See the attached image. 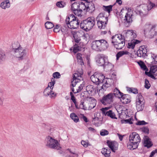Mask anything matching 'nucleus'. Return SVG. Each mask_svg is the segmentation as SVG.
I'll use <instances>...</instances> for the list:
<instances>
[{
  "mask_svg": "<svg viewBox=\"0 0 157 157\" xmlns=\"http://www.w3.org/2000/svg\"><path fill=\"white\" fill-rule=\"evenodd\" d=\"M156 6L155 4L150 2L148 5L145 4L138 6L135 12L141 17H144L147 16L149 10Z\"/></svg>",
  "mask_w": 157,
  "mask_h": 157,
  "instance_id": "f257e3e1",
  "label": "nucleus"
},
{
  "mask_svg": "<svg viewBox=\"0 0 157 157\" xmlns=\"http://www.w3.org/2000/svg\"><path fill=\"white\" fill-rule=\"evenodd\" d=\"M140 140L138 134L135 132H132L129 136V141L127 144L128 148L131 150L137 148L139 143L140 142Z\"/></svg>",
  "mask_w": 157,
  "mask_h": 157,
  "instance_id": "f03ea898",
  "label": "nucleus"
},
{
  "mask_svg": "<svg viewBox=\"0 0 157 157\" xmlns=\"http://www.w3.org/2000/svg\"><path fill=\"white\" fill-rule=\"evenodd\" d=\"M144 34L145 36L152 38L157 35V25L147 24L143 27Z\"/></svg>",
  "mask_w": 157,
  "mask_h": 157,
  "instance_id": "7ed1b4c3",
  "label": "nucleus"
},
{
  "mask_svg": "<svg viewBox=\"0 0 157 157\" xmlns=\"http://www.w3.org/2000/svg\"><path fill=\"white\" fill-rule=\"evenodd\" d=\"M112 43L117 49H121L124 46L125 37L121 34H116L112 37Z\"/></svg>",
  "mask_w": 157,
  "mask_h": 157,
  "instance_id": "20e7f679",
  "label": "nucleus"
},
{
  "mask_svg": "<svg viewBox=\"0 0 157 157\" xmlns=\"http://www.w3.org/2000/svg\"><path fill=\"white\" fill-rule=\"evenodd\" d=\"M79 21L78 18L73 14H71L65 20V25L71 29H76L78 26Z\"/></svg>",
  "mask_w": 157,
  "mask_h": 157,
  "instance_id": "39448f33",
  "label": "nucleus"
},
{
  "mask_svg": "<svg viewBox=\"0 0 157 157\" xmlns=\"http://www.w3.org/2000/svg\"><path fill=\"white\" fill-rule=\"evenodd\" d=\"M95 24V20L93 17H89L82 21L80 26L81 28L86 31L91 29Z\"/></svg>",
  "mask_w": 157,
  "mask_h": 157,
  "instance_id": "423d86ee",
  "label": "nucleus"
},
{
  "mask_svg": "<svg viewBox=\"0 0 157 157\" xmlns=\"http://www.w3.org/2000/svg\"><path fill=\"white\" fill-rule=\"evenodd\" d=\"M148 64L150 66V70L149 72L155 75H157V55L151 53V57L148 61Z\"/></svg>",
  "mask_w": 157,
  "mask_h": 157,
  "instance_id": "0eeeda50",
  "label": "nucleus"
},
{
  "mask_svg": "<svg viewBox=\"0 0 157 157\" xmlns=\"http://www.w3.org/2000/svg\"><path fill=\"white\" fill-rule=\"evenodd\" d=\"M45 143L46 147L52 149L59 150L61 147L57 140L50 136L46 137Z\"/></svg>",
  "mask_w": 157,
  "mask_h": 157,
  "instance_id": "6e6552de",
  "label": "nucleus"
},
{
  "mask_svg": "<svg viewBox=\"0 0 157 157\" xmlns=\"http://www.w3.org/2000/svg\"><path fill=\"white\" fill-rule=\"evenodd\" d=\"M108 17H105L102 13H100L97 17V25L100 29H104L106 27L108 21Z\"/></svg>",
  "mask_w": 157,
  "mask_h": 157,
  "instance_id": "1a4fd4ad",
  "label": "nucleus"
},
{
  "mask_svg": "<svg viewBox=\"0 0 157 157\" xmlns=\"http://www.w3.org/2000/svg\"><path fill=\"white\" fill-rule=\"evenodd\" d=\"M104 77L103 74L95 73L91 76L90 79L93 83L97 85L102 83V82L105 81Z\"/></svg>",
  "mask_w": 157,
  "mask_h": 157,
  "instance_id": "9d476101",
  "label": "nucleus"
},
{
  "mask_svg": "<svg viewBox=\"0 0 157 157\" xmlns=\"http://www.w3.org/2000/svg\"><path fill=\"white\" fill-rule=\"evenodd\" d=\"M108 57L103 54L97 55L95 58L97 64L100 66H103L105 62H107Z\"/></svg>",
  "mask_w": 157,
  "mask_h": 157,
  "instance_id": "9b49d317",
  "label": "nucleus"
},
{
  "mask_svg": "<svg viewBox=\"0 0 157 157\" xmlns=\"http://www.w3.org/2000/svg\"><path fill=\"white\" fill-rule=\"evenodd\" d=\"M114 95L112 93H110L104 96L102 99H101L100 101L104 105L107 104H110L113 102Z\"/></svg>",
  "mask_w": 157,
  "mask_h": 157,
  "instance_id": "f8f14e48",
  "label": "nucleus"
},
{
  "mask_svg": "<svg viewBox=\"0 0 157 157\" xmlns=\"http://www.w3.org/2000/svg\"><path fill=\"white\" fill-rule=\"evenodd\" d=\"M13 52H14L15 56L19 60L22 59L26 54V50L22 47L20 48H19L16 51H15Z\"/></svg>",
  "mask_w": 157,
  "mask_h": 157,
  "instance_id": "ddd939ff",
  "label": "nucleus"
},
{
  "mask_svg": "<svg viewBox=\"0 0 157 157\" xmlns=\"http://www.w3.org/2000/svg\"><path fill=\"white\" fill-rule=\"evenodd\" d=\"M82 74H80L79 75L78 73H75L73 75V81H71V85L73 87H75L76 85H78V83L79 81L83 80V78L81 77V75Z\"/></svg>",
  "mask_w": 157,
  "mask_h": 157,
  "instance_id": "4468645a",
  "label": "nucleus"
},
{
  "mask_svg": "<svg viewBox=\"0 0 157 157\" xmlns=\"http://www.w3.org/2000/svg\"><path fill=\"white\" fill-rule=\"evenodd\" d=\"M132 14L130 12L128 11L126 13L125 18L124 19V24L126 26L128 27L132 22Z\"/></svg>",
  "mask_w": 157,
  "mask_h": 157,
  "instance_id": "2eb2a0df",
  "label": "nucleus"
},
{
  "mask_svg": "<svg viewBox=\"0 0 157 157\" xmlns=\"http://www.w3.org/2000/svg\"><path fill=\"white\" fill-rule=\"evenodd\" d=\"M107 144L113 152H115L117 150L118 144L116 142L107 140Z\"/></svg>",
  "mask_w": 157,
  "mask_h": 157,
  "instance_id": "dca6fc26",
  "label": "nucleus"
},
{
  "mask_svg": "<svg viewBox=\"0 0 157 157\" xmlns=\"http://www.w3.org/2000/svg\"><path fill=\"white\" fill-rule=\"evenodd\" d=\"M44 94L45 96H49L51 98H54L56 96V94L52 91V90L47 87L44 90Z\"/></svg>",
  "mask_w": 157,
  "mask_h": 157,
  "instance_id": "f3484780",
  "label": "nucleus"
},
{
  "mask_svg": "<svg viewBox=\"0 0 157 157\" xmlns=\"http://www.w3.org/2000/svg\"><path fill=\"white\" fill-rule=\"evenodd\" d=\"M84 6V3L82 2V1H77L73 3L71 5V10H75L77 9H80V6Z\"/></svg>",
  "mask_w": 157,
  "mask_h": 157,
  "instance_id": "a211bd4d",
  "label": "nucleus"
},
{
  "mask_svg": "<svg viewBox=\"0 0 157 157\" xmlns=\"http://www.w3.org/2000/svg\"><path fill=\"white\" fill-rule=\"evenodd\" d=\"M100 41L95 40L93 41L91 43V48L92 49L98 52H100Z\"/></svg>",
  "mask_w": 157,
  "mask_h": 157,
  "instance_id": "6ab92c4d",
  "label": "nucleus"
},
{
  "mask_svg": "<svg viewBox=\"0 0 157 157\" xmlns=\"http://www.w3.org/2000/svg\"><path fill=\"white\" fill-rule=\"evenodd\" d=\"M124 33L126 34V37L131 39L135 38L136 35L132 30H124L123 31Z\"/></svg>",
  "mask_w": 157,
  "mask_h": 157,
  "instance_id": "aec40b11",
  "label": "nucleus"
},
{
  "mask_svg": "<svg viewBox=\"0 0 157 157\" xmlns=\"http://www.w3.org/2000/svg\"><path fill=\"white\" fill-rule=\"evenodd\" d=\"M99 40L100 41V52L106 49L108 46V44L106 41L104 40Z\"/></svg>",
  "mask_w": 157,
  "mask_h": 157,
  "instance_id": "412c9836",
  "label": "nucleus"
},
{
  "mask_svg": "<svg viewBox=\"0 0 157 157\" xmlns=\"http://www.w3.org/2000/svg\"><path fill=\"white\" fill-rule=\"evenodd\" d=\"M103 67L105 70L106 71H111L113 69L114 65L111 63L109 62L108 59L107 61L105 62Z\"/></svg>",
  "mask_w": 157,
  "mask_h": 157,
  "instance_id": "4be33fe9",
  "label": "nucleus"
},
{
  "mask_svg": "<svg viewBox=\"0 0 157 157\" xmlns=\"http://www.w3.org/2000/svg\"><path fill=\"white\" fill-rule=\"evenodd\" d=\"M6 55L2 49L0 48V63H2L6 60Z\"/></svg>",
  "mask_w": 157,
  "mask_h": 157,
  "instance_id": "5701e85b",
  "label": "nucleus"
},
{
  "mask_svg": "<svg viewBox=\"0 0 157 157\" xmlns=\"http://www.w3.org/2000/svg\"><path fill=\"white\" fill-rule=\"evenodd\" d=\"M76 86H78V87L75 90L74 87H71L72 91L75 94H76L80 92L83 89V87L84 86V84L82 83V84H80V85H79V84H78V85H76Z\"/></svg>",
  "mask_w": 157,
  "mask_h": 157,
  "instance_id": "b1692460",
  "label": "nucleus"
},
{
  "mask_svg": "<svg viewBox=\"0 0 157 157\" xmlns=\"http://www.w3.org/2000/svg\"><path fill=\"white\" fill-rule=\"evenodd\" d=\"M128 95L123 94L120 98L121 101L123 104H126L130 102V100L129 98Z\"/></svg>",
  "mask_w": 157,
  "mask_h": 157,
  "instance_id": "393cba45",
  "label": "nucleus"
},
{
  "mask_svg": "<svg viewBox=\"0 0 157 157\" xmlns=\"http://www.w3.org/2000/svg\"><path fill=\"white\" fill-rule=\"evenodd\" d=\"M112 94L114 95V97H115L119 98H121L122 96L124 94L116 87L114 89L113 93Z\"/></svg>",
  "mask_w": 157,
  "mask_h": 157,
  "instance_id": "a878e982",
  "label": "nucleus"
},
{
  "mask_svg": "<svg viewBox=\"0 0 157 157\" xmlns=\"http://www.w3.org/2000/svg\"><path fill=\"white\" fill-rule=\"evenodd\" d=\"M152 145L153 144L151 141L150 139H149L147 136H146L145 139L144 140V146L147 147V148H149L151 147Z\"/></svg>",
  "mask_w": 157,
  "mask_h": 157,
  "instance_id": "bb28decb",
  "label": "nucleus"
},
{
  "mask_svg": "<svg viewBox=\"0 0 157 157\" xmlns=\"http://www.w3.org/2000/svg\"><path fill=\"white\" fill-rule=\"evenodd\" d=\"M86 90L89 94H90L95 92L96 88L92 85H89L86 87Z\"/></svg>",
  "mask_w": 157,
  "mask_h": 157,
  "instance_id": "cd10ccee",
  "label": "nucleus"
},
{
  "mask_svg": "<svg viewBox=\"0 0 157 157\" xmlns=\"http://www.w3.org/2000/svg\"><path fill=\"white\" fill-rule=\"evenodd\" d=\"M10 3L9 0H6L2 2L0 4V7L3 9H5L10 7Z\"/></svg>",
  "mask_w": 157,
  "mask_h": 157,
  "instance_id": "c85d7f7f",
  "label": "nucleus"
},
{
  "mask_svg": "<svg viewBox=\"0 0 157 157\" xmlns=\"http://www.w3.org/2000/svg\"><path fill=\"white\" fill-rule=\"evenodd\" d=\"M104 79H105V81L102 82V83H104V84L102 86V88L104 89L109 87L110 85L109 82L112 80L111 79L109 78L107 79L104 78Z\"/></svg>",
  "mask_w": 157,
  "mask_h": 157,
  "instance_id": "c756f323",
  "label": "nucleus"
},
{
  "mask_svg": "<svg viewBox=\"0 0 157 157\" xmlns=\"http://www.w3.org/2000/svg\"><path fill=\"white\" fill-rule=\"evenodd\" d=\"M80 33L78 32H74L73 34V36L75 39V42L77 43H79L81 40L80 36Z\"/></svg>",
  "mask_w": 157,
  "mask_h": 157,
  "instance_id": "7c9ffc66",
  "label": "nucleus"
},
{
  "mask_svg": "<svg viewBox=\"0 0 157 157\" xmlns=\"http://www.w3.org/2000/svg\"><path fill=\"white\" fill-rule=\"evenodd\" d=\"M21 47L20 44L17 42H15L12 44V51L13 52Z\"/></svg>",
  "mask_w": 157,
  "mask_h": 157,
  "instance_id": "2f4dec72",
  "label": "nucleus"
},
{
  "mask_svg": "<svg viewBox=\"0 0 157 157\" xmlns=\"http://www.w3.org/2000/svg\"><path fill=\"white\" fill-rule=\"evenodd\" d=\"M140 49L143 52V56H144L146 57L147 56V47L146 45H143L140 46Z\"/></svg>",
  "mask_w": 157,
  "mask_h": 157,
  "instance_id": "473e14b6",
  "label": "nucleus"
},
{
  "mask_svg": "<svg viewBox=\"0 0 157 157\" xmlns=\"http://www.w3.org/2000/svg\"><path fill=\"white\" fill-rule=\"evenodd\" d=\"M136 108L138 111H141L143 110L144 107V103H136Z\"/></svg>",
  "mask_w": 157,
  "mask_h": 157,
  "instance_id": "72a5a7b5",
  "label": "nucleus"
},
{
  "mask_svg": "<svg viewBox=\"0 0 157 157\" xmlns=\"http://www.w3.org/2000/svg\"><path fill=\"white\" fill-rule=\"evenodd\" d=\"M89 99L91 100L92 102V104H90L89 107V109H91L94 108L96 106V101L94 98L91 97H90Z\"/></svg>",
  "mask_w": 157,
  "mask_h": 157,
  "instance_id": "f704fd0d",
  "label": "nucleus"
},
{
  "mask_svg": "<svg viewBox=\"0 0 157 157\" xmlns=\"http://www.w3.org/2000/svg\"><path fill=\"white\" fill-rule=\"evenodd\" d=\"M145 103V101L143 96L140 94L138 95L137 98L136 99V103Z\"/></svg>",
  "mask_w": 157,
  "mask_h": 157,
  "instance_id": "c9c22d12",
  "label": "nucleus"
},
{
  "mask_svg": "<svg viewBox=\"0 0 157 157\" xmlns=\"http://www.w3.org/2000/svg\"><path fill=\"white\" fill-rule=\"evenodd\" d=\"M128 53L129 52L126 51H123L118 52L116 55L117 59H118L119 58L123 55H128Z\"/></svg>",
  "mask_w": 157,
  "mask_h": 157,
  "instance_id": "e433bc0d",
  "label": "nucleus"
},
{
  "mask_svg": "<svg viewBox=\"0 0 157 157\" xmlns=\"http://www.w3.org/2000/svg\"><path fill=\"white\" fill-rule=\"evenodd\" d=\"M81 47L78 46V45L75 44L73 47L71 48L70 50H73V52L74 53L77 52L81 49Z\"/></svg>",
  "mask_w": 157,
  "mask_h": 157,
  "instance_id": "4c0bfd02",
  "label": "nucleus"
},
{
  "mask_svg": "<svg viewBox=\"0 0 157 157\" xmlns=\"http://www.w3.org/2000/svg\"><path fill=\"white\" fill-rule=\"evenodd\" d=\"M138 64L140 66L141 68L144 70L146 71L148 70L146 66L143 62L140 61L138 62Z\"/></svg>",
  "mask_w": 157,
  "mask_h": 157,
  "instance_id": "58836bf2",
  "label": "nucleus"
},
{
  "mask_svg": "<svg viewBox=\"0 0 157 157\" xmlns=\"http://www.w3.org/2000/svg\"><path fill=\"white\" fill-rule=\"evenodd\" d=\"M70 117L75 122H77L79 121L78 117L75 113H71Z\"/></svg>",
  "mask_w": 157,
  "mask_h": 157,
  "instance_id": "ea45409f",
  "label": "nucleus"
},
{
  "mask_svg": "<svg viewBox=\"0 0 157 157\" xmlns=\"http://www.w3.org/2000/svg\"><path fill=\"white\" fill-rule=\"evenodd\" d=\"M82 55L79 53H78L77 55V59L78 62L81 65L84 64V63L81 57Z\"/></svg>",
  "mask_w": 157,
  "mask_h": 157,
  "instance_id": "a19ab883",
  "label": "nucleus"
},
{
  "mask_svg": "<svg viewBox=\"0 0 157 157\" xmlns=\"http://www.w3.org/2000/svg\"><path fill=\"white\" fill-rule=\"evenodd\" d=\"M74 14L78 16H81V13L82 12V10L81 9H77L76 10H72Z\"/></svg>",
  "mask_w": 157,
  "mask_h": 157,
  "instance_id": "79ce46f5",
  "label": "nucleus"
},
{
  "mask_svg": "<svg viewBox=\"0 0 157 157\" xmlns=\"http://www.w3.org/2000/svg\"><path fill=\"white\" fill-rule=\"evenodd\" d=\"M113 6L112 5H109L108 6H103V10L106 11H107L109 13L112 10V7Z\"/></svg>",
  "mask_w": 157,
  "mask_h": 157,
  "instance_id": "37998d69",
  "label": "nucleus"
},
{
  "mask_svg": "<svg viewBox=\"0 0 157 157\" xmlns=\"http://www.w3.org/2000/svg\"><path fill=\"white\" fill-rule=\"evenodd\" d=\"M45 26L46 28L47 29H50L54 27V25L51 22L47 21L45 24Z\"/></svg>",
  "mask_w": 157,
  "mask_h": 157,
  "instance_id": "c03bdc74",
  "label": "nucleus"
},
{
  "mask_svg": "<svg viewBox=\"0 0 157 157\" xmlns=\"http://www.w3.org/2000/svg\"><path fill=\"white\" fill-rule=\"evenodd\" d=\"M132 120H133V119L131 118H129L128 119L121 120V122L122 124H132Z\"/></svg>",
  "mask_w": 157,
  "mask_h": 157,
  "instance_id": "a18cd8bd",
  "label": "nucleus"
},
{
  "mask_svg": "<svg viewBox=\"0 0 157 157\" xmlns=\"http://www.w3.org/2000/svg\"><path fill=\"white\" fill-rule=\"evenodd\" d=\"M107 116L108 117H109L112 118L117 119L114 113L111 110H109V112L108 113Z\"/></svg>",
  "mask_w": 157,
  "mask_h": 157,
  "instance_id": "49530a36",
  "label": "nucleus"
},
{
  "mask_svg": "<svg viewBox=\"0 0 157 157\" xmlns=\"http://www.w3.org/2000/svg\"><path fill=\"white\" fill-rule=\"evenodd\" d=\"M56 5L59 8H63L64 7L65 3L63 1L58 2L56 3Z\"/></svg>",
  "mask_w": 157,
  "mask_h": 157,
  "instance_id": "de8ad7c7",
  "label": "nucleus"
},
{
  "mask_svg": "<svg viewBox=\"0 0 157 157\" xmlns=\"http://www.w3.org/2000/svg\"><path fill=\"white\" fill-rule=\"evenodd\" d=\"M53 80V79L52 78L51 80V82L48 83V86L47 87V88H50L52 90L53 88L54 85L55 83V82Z\"/></svg>",
  "mask_w": 157,
  "mask_h": 157,
  "instance_id": "09e8293b",
  "label": "nucleus"
},
{
  "mask_svg": "<svg viewBox=\"0 0 157 157\" xmlns=\"http://www.w3.org/2000/svg\"><path fill=\"white\" fill-rule=\"evenodd\" d=\"M109 134V132L105 129H102L100 132V134L102 136H105Z\"/></svg>",
  "mask_w": 157,
  "mask_h": 157,
  "instance_id": "8fccbe9b",
  "label": "nucleus"
},
{
  "mask_svg": "<svg viewBox=\"0 0 157 157\" xmlns=\"http://www.w3.org/2000/svg\"><path fill=\"white\" fill-rule=\"evenodd\" d=\"M64 28L61 29V31L63 34L68 33V29L66 27L67 26L65 24Z\"/></svg>",
  "mask_w": 157,
  "mask_h": 157,
  "instance_id": "3c124183",
  "label": "nucleus"
},
{
  "mask_svg": "<svg viewBox=\"0 0 157 157\" xmlns=\"http://www.w3.org/2000/svg\"><path fill=\"white\" fill-rule=\"evenodd\" d=\"M151 86L149 81L147 79H145L144 87L147 89H149Z\"/></svg>",
  "mask_w": 157,
  "mask_h": 157,
  "instance_id": "603ef678",
  "label": "nucleus"
},
{
  "mask_svg": "<svg viewBox=\"0 0 157 157\" xmlns=\"http://www.w3.org/2000/svg\"><path fill=\"white\" fill-rule=\"evenodd\" d=\"M143 52H142V51L139 48V49L137 52V54L138 56L140 57H145L143 55Z\"/></svg>",
  "mask_w": 157,
  "mask_h": 157,
  "instance_id": "864d4df0",
  "label": "nucleus"
},
{
  "mask_svg": "<svg viewBox=\"0 0 157 157\" xmlns=\"http://www.w3.org/2000/svg\"><path fill=\"white\" fill-rule=\"evenodd\" d=\"M145 74L147 75H148V76L150 77L151 78L154 79H156V78L155 77L153 74L150 73V72H147L146 71H145Z\"/></svg>",
  "mask_w": 157,
  "mask_h": 157,
  "instance_id": "5fc2aeb1",
  "label": "nucleus"
},
{
  "mask_svg": "<svg viewBox=\"0 0 157 157\" xmlns=\"http://www.w3.org/2000/svg\"><path fill=\"white\" fill-rule=\"evenodd\" d=\"M128 90L134 94H136L138 93V90L137 89L134 88H129Z\"/></svg>",
  "mask_w": 157,
  "mask_h": 157,
  "instance_id": "6e6d98bb",
  "label": "nucleus"
},
{
  "mask_svg": "<svg viewBox=\"0 0 157 157\" xmlns=\"http://www.w3.org/2000/svg\"><path fill=\"white\" fill-rule=\"evenodd\" d=\"M135 44L133 43V41L132 42L128 43V48L133 49L134 48Z\"/></svg>",
  "mask_w": 157,
  "mask_h": 157,
  "instance_id": "4d7b16f0",
  "label": "nucleus"
},
{
  "mask_svg": "<svg viewBox=\"0 0 157 157\" xmlns=\"http://www.w3.org/2000/svg\"><path fill=\"white\" fill-rule=\"evenodd\" d=\"M147 124L144 121H139L136 123V124L137 125H144Z\"/></svg>",
  "mask_w": 157,
  "mask_h": 157,
  "instance_id": "13d9d810",
  "label": "nucleus"
},
{
  "mask_svg": "<svg viewBox=\"0 0 157 157\" xmlns=\"http://www.w3.org/2000/svg\"><path fill=\"white\" fill-rule=\"evenodd\" d=\"M4 98L3 97L2 92L0 91V105H2L3 102L4 101Z\"/></svg>",
  "mask_w": 157,
  "mask_h": 157,
  "instance_id": "bf43d9fd",
  "label": "nucleus"
},
{
  "mask_svg": "<svg viewBox=\"0 0 157 157\" xmlns=\"http://www.w3.org/2000/svg\"><path fill=\"white\" fill-rule=\"evenodd\" d=\"M60 30L59 29V25H57L54 27L53 31L55 32H59Z\"/></svg>",
  "mask_w": 157,
  "mask_h": 157,
  "instance_id": "052dcab7",
  "label": "nucleus"
},
{
  "mask_svg": "<svg viewBox=\"0 0 157 157\" xmlns=\"http://www.w3.org/2000/svg\"><path fill=\"white\" fill-rule=\"evenodd\" d=\"M81 144L85 147H87L89 145V143L87 141L84 140H82Z\"/></svg>",
  "mask_w": 157,
  "mask_h": 157,
  "instance_id": "680f3d73",
  "label": "nucleus"
},
{
  "mask_svg": "<svg viewBox=\"0 0 157 157\" xmlns=\"http://www.w3.org/2000/svg\"><path fill=\"white\" fill-rule=\"evenodd\" d=\"M60 75L59 72H56L53 74V76L54 78H59Z\"/></svg>",
  "mask_w": 157,
  "mask_h": 157,
  "instance_id": "e2e57ef3",
  "label": "nucleus"
},
{
  "mask_svg": "<svg viewBox=\"0 0 157 157\" xmlns=\"http://www.w3.org/2000/svg\"><path fill=\"white\" fill-rule=\"evenodd\" d=\"M142 131L145 133L148 134L149 133V129L147 127H143L141 128Z\"/></svg>",
  "mask_w": 157,
  "mask_h": 157,
  "instance_id": "0e129e2a",
  "label": "nucleus"
},
{
  "mask_svg": "<svg viewBox=\"0 0 157 157\" xmlns=\"http://www.w3.org/2000/svg\"><path fill=\"white\" fill-rule=\"evenodd\" d=\"M84 102H82L79 105V108L80 109H83L84 110H86L87 108L83 104Z\"/></svg>",
  "mask_w": 157,
  "mask_h": 157,
  "instance_id": "69168bd1",
  "label": "nucleus"
},
{
  "mask_svg": "<svg viewBox=\"0 0 157 157\" xmlns=\"http://www.w3.org/2000/svg\"><path fill=\"white\" fill-rule=\"evenodd\" d=\"M106 153L105 155V157H109L110 156V153H111V151L108 148L106 149Z\"/></svg>",
  "mask_w": 157,
  "mask_h": 157,
  "instance_id": "338daca9",
  "label": "nucleus"
},
{
  "mask_svg": "<svg viewBox=\"0 0 157 157\" xmlns=\"http://www.w3.org/2000/svg\"><path fill=\"white\" fill-rule=\"evenodd\" d=\"M71 100H72L73 102L75 104L76 107L77 109H78V107L77 105V102L76 101L75 97L74 96V97H71Z\"/></svg>",
  "mask_w": 157,
  "mask_h": 157,
  "instance_id": "774afa93",
  "label": "nucleus"
}]
</instances>
